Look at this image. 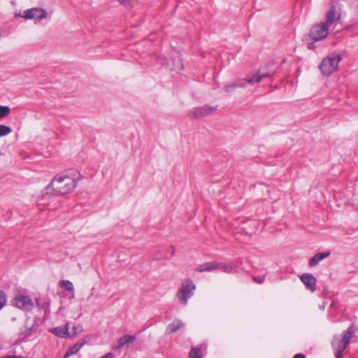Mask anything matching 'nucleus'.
I'll list each match as a JSON object with an SVG mask.
<instances>
[{
    "mask_svg": "<svg viewBox=\"0 0 358 358\" xmlns=\"http://www.w3.org/2000/svg\"><path fill=\"white\" fill-rule=\"evenodd\" d=\"M78 175L79 177L76 178L75 174L71 170L67 171L65 174H58L52 180L50 185L47 187V189L52 188L59 194L70 193L77 186L78 181L80 178L79 173Z\"/></svg>",
    "mask_w": 358,
    "mask_h": 358,
    "instance_id": "obj_1",
    "label": "nucleus"
},
{
    "mask_svg": "<svg viewBox=\"0 0 358 358\" xmlns=\"http://www.w3.org/2000/svg\"><path fill=\"white\" fill-rule=\"evenodd\" d=\"M356 331V327L352 324L341 335L336 334L333 336L331 344L333 350L336 352V358L343 357V351L349 345L350 339L355 335Z\"/></svg>",
    "mask_w": 358,
    "mask_h": 358,
    "instance_id": "obj_2",
    "label": "nucleus"
},
{
    "mask_svg": "<svg viewBox=\"0 0 358 358\" xmlns=\"http://www.w3.org/2000/svg\"><path fill=\"white\" fill-rule=\"evenodd\" d=\"M277 73L276 70L264 71L263 69H260L258 72L251 76H248L245 79L238 80L231 84L225 86V92L229 93L238 87H245L246 84L254 85L259 83L263 78L272 77Z\"/></svg>",
    "mask_w": 358,
    "mask_h": 358,
    "instance_id": "obj_3",
    "label": "nucleus"
},
{
    "mask_svg": "<svg viewBox=\"0 0 358 358\" xmlns=\"http://www.w3.org/2000/svg\"><path fill=\"white\" fill-rule=\"evenodd\" d=\"M195 289L196 286L193 282L189 278L185 279L176 292V296L182 305L186 306L189 299L194 295Z\"/></svg>",
    "mask_w": 358,
    "mask_h": 358,
    "instance_id": "obj_4",
    "label": "nucleus"
},
{
    "mask_svg": "<svg viewBox=\"0 0 358 358\" xmlns=\"http://www.w3.org/2000/svg\"><path fill=\"white\" fill-rule=\"evenodd\" d=\"M341 59V55L338 54H334L323 59L320 66L322 73L326 76H329L336 71Z\"/></svg>",
    "mask_w": 358,
    "mask_h": 358,
    "instance_id": "obj_5",
    "label": "nucleus"
},
{
    "mask_svg": "<svg viewBox=\"0 0 358 358\" xmlns=\"http://www.w3.org/2000/svg\"><path fill=\"white\" fill-rule=\"evenodd\" d=\"M329 29L328 23L324 22L315 24L309 31V37L314 41H321L328 36Z\"/></svg>",
    "mask_w": 358,
    "mask_h": 358,
    "instance_id": "obj_6",
    "label": "nucleus"
},
{
    "mask_svg": "<svg viewBox=\"0 0 358 358\" xmlns=\"http://www.w3.org/2000/svg\"><path fill=\"white\" fill-rule=\"evenodd\" d=\"M341 19V6L337 0H332L329 9L326 14V23L328 25L338 21Z\"/></svg>",
    "mask_w": 358,
    "mask_h": 358,
    "instance_id": "obj_7",
    "label": "nucleus"
},
{
    "mask_svg": "<svg viewBox=\"0 0 358 358\" xmlns=\"http://www.w3.org/2000/svg\"><path fill=\"white\" fill-rule=\"evenodd\" d=\"M15 305L17 308L25 311H30L34 308V303L31 299L25 295H17L14 299Z\"/></svg>",
    "mask_w": 358,
    "mask_h": 358,
    "instance_id": "obj_8",
    "label": "nucleus"
},
{
    "mask_svg": "<svg viewBox=\"0 0 358 358\" xmlns=\"http://www.w3.org/2000/svg\"><path fill=\"white\" fill-rule=\"evenodd\" d=\"M217 109V107L203 106L193 109L191 113V117L193 119H200L212 114Z\"/></svg>",
    "mask_w": 358,
    "mask_h": 358,
    "instance_id": "obj_9",
    "label": "nucleus"
},
{
    "mask_svg": "<svg viewBox=\"0 0 358 358\" xmlns=\"http://www.w3.org/2000/svg\"><path fill=\"white\" fill-rule=\"evenodd\" d=\"M47 17V12L40 8H33L27 9L24 12L23 17L24 19H38L42 20Z\"/></svg>",
    "mask_w": 358,
    "mask_h": 358,
    "instance_id": "obj_10",
    "label": "nucleus"
},
{
    "mask_svg": "<svg viewBox=\"0 0 358 358\" xmlns=\"http://www.w3.org/2000/svg\"><path fill=\"white\" fill-rule=\"evenodd\" d=\"M300 280L306 287L311 292L316 289V278L311 273H303L300 276Z\"/></svg>",
    "mask_w": 358,
    "mask_h": 358,
    "instance_id": "obj_11",
    "label": "nucleus"
},
{
    "mask_svg": "<svg viewBox=\"0 0 358 358\" xmlns=\"http://www.w3.org/2000/svg\"><path fill=\"white\" fill-rule=\"evenodd\" d=\"M36 324L35 322L29 323L27 322L24 329L21 330L19 336L21 340H24L26 338L31 336L36 331Z\"/></svg>",
    "mask_w": 358,
    "mask_h": 358,
    "instance_id": "obj_12",
    "label": "nucleus"
},
{
    "mask_svg": "<svg viewBox=\"0 0 358 358\" xmlns=\"http://www.w3.org/2000/svg\"><path fill=\"white\" fill-rule=\"evenodd\" d=\"M331 252L329 250L324 252H317L308 261L309 266H315L318 264L322 260L329 257Z\"/></svg>",
    "mask_w": 358,
    "mask_h": 358,
    "instance_id": "obj_13",
    "label": "nucleus"
},
{
    "mask_svg": "<svg viewBox=\"0 0 358 358\" xmlns=\"http://www.w3.org/2000/svg\"><path fill=\"white\" fill-rule=\"evenodd\" d=\"M52 332L57 336L62 338H66L70 336L69 323H66L64 326L57 327L52 330Z\"/></svg>",
    "mask_w": 358,
    "mask_h": 358,
    "instance_id": "obj_14",
    "label": "nucleus"
},
{
    "mask_svg": "<svg viewBox=\"0 0 358 358\" xmlns=\"http://www.w3.org/2000/svg\"><path fill=\"white\" fill-rule=\"evenodd\" d=\"M221 266L220 263L215 262H206L199 265L195 270L198 272H203V271H211L215 269H217Z\"/></svg>",
    "mask_w": 358,
    "mask_h": 358,
    "instance_id": "obj_15",
    "label": "nucleus"
},
{
    "mask_svg": "<svg viewBox=\"0 0 358 358\" xmlns=\"http://www.w3.org/2000/svg\"><path fill=\"white\" fill-rule=\"evenodd\" d=\"M136 339V338L135 336L126 334L119 338L118 344L117 345L113 347V350H118L124 346L125 345L131 344L133 342H134Z\"/></svg>",
    "mask_w": 358,
    "mask_h": 358,
    "instance_id": "obj_16",
    "label": "nucleus"
},
{
    "mask_svg": "<svg viewBox=\"0 0 358 358\" xmlns=\"http://www.w3.org/2000/svg\"><path fill=\"white\" fill-rule=\"evenodd\" d=\"M183 327V322L180 320L176 319L167 326L166 329V334H172Z\"/></svg>",
    "mask_w": 358,
    "mask_h": 358,
    "instance_id": "obj_17",
    "label": "nucleus"
},
{
    "mask_svg": "<svg viewBox=\"0 0 358 358\" xmlns=\"http://www.w3.org/2000/svg\"><path fill=\"white\" fill-rule=\"evenodd\" d=\"M36 306L39 310H43L45 314H46L48 312H49L50 300L49 299L46 298L37 299Z\"/></svg>",
    "mask_w": 358,
    "mask_h": 358,
    "instance_id": "obj_18",
    "label": "nucleus"
},
{
    "mask_svg": "<svg viewBox=\"0 0 358 358\" xmlns=\"http://www.w3.org/2000/svg\"><path fill=\"white\" fill-rule=\"evenodd\" d=\"M85 342L83 343H76L74 345L70 348L65 353L64 358H68L71 355H76L80 348L85 345Z\"/></svg>",
    "mask_w": 358,
    "mask_h": 358,
    "instance_id": "obj_19",
    "label": "nucleus"
},
{
    "mask_svg": "<svg viewBox=\"0 0 358 358\" xmlns=\"http://www.w3.org/2000/svg\"><path fill=\"white\" fill-rule=\"evenodd\" d=\"M206 348V345H201L200 347H196L191 349L189 357V358H201L202 357V348Z\"/></svg>",
    "mask_w": 358,
    "mask_h": 358,
    "instance_id": "obj_20",
    "label": "nucleus"
},
{
    "mask_svg": "<svg viewBox=\"0 0 358 358\" xmlns=\"http://www.w3.org/2000/svg\"><path fill=\"white\" fill-rule=\"evenodd\" d=\"M10 113V107L7 106H0V119L7 117Z\"/></svg>",
    "mask_w": 358,
    "mask_h": 358,
    "instance_id": "obj_21",
    "label": "nucleus"
},
{
    "mask_svg": "<svg viewBox=\"0 0 358 358\" xmlns=\"http://www.w3.org/2000/svg\"><path fill=\"white\" fill-rule=\"evenodd\" d=\"M11 131L12 129L10 127L4 124H0V137L6 136L10 134Z\"/></svg>",
    "mask_w": 358,
    "mask_h": 358,
    "instance_id": "obj_22",
    "label": "nucleus"
},
{
    "mask_svg": "<svg viewBox=\"0 0 358 358\" xmlns=\"http://www.w3.org/2000/svg\"><path fill=\"white\" fill-rule=\"evenodd\" d=\"M60 283L67 291H70V292L73 291V289H74L73 285L69 280H63L60 281Z\"/></svg>",
    "mask_w": 358,
    "mask_h": 358,
    "instance_id": "obj_23",
    "label": "nucleus"
},
{
    "mask_svg": "<svg viewBox=\"0 0 358 358\" xmlns=\"http://www.w3.org/2000/svg\"><path fill=\"white\" fill-rule=\"evenodd\" d=\"M7 301V296L6 293L0 289V310L6 305Z\"/></svg>",
    "mask_w": 358,
    "mask_h": 358,
    "instance_id": "obj_24",
    "label": "nucleus"
},
{
    "mask_svg": "<svg viewBox=\"0 0 358 358\" xmlns=\"http://www.w3.org/2000/svg\"><path fill=\"white\" fill-rule=\"evenodd\" d=\"M219 268H222V271L225 273H231L233 271V266L229 264H222L221 266Z\"/></svg>",
    "mask_w": 358,
    "mask_h": 358,
    "instance_id": "obj_25",
    "label": "nucleus"
},
{
    "mask_svg": "<svg viewBox=\"0 0 358 358\" xmlns=\"http://www.w3.org/2000/svg\"><path fill=\"white\" fill-rule=\"evenodd\" d=\"M171 69L176 71L180 70L182 69V63L180 58H178L176 62L173 64V67Z\"/></svg>",
    "mask_w": 358,
    "mask_h": 358,
    "instance_id": "obj_26",
    "label": "nucleus"
},
{
    "mask_svg": "<svg viewBox=\"0 0 358 358\" xmlns=\"http://www.w3.org/2000/svg\"><path fill=\"white\" fill-rule=\"evenodd\" d=\"M252 280L254 282L258 284H262L265 280V275H261V276H252Z\"/></svg>",
    "mask_w": 358,
    "mask_h": 358,
    "instance_id": "obj_27",
    "label": "nucleus"
},
{
    "mask_svg": "<svg viewBox=\"0 0 358 358\" xmlns=\"http://www.w3.org/2000/svg\"><path fill=\"white\" fill-rule=\"evenodd\" d=\"M72 331H73V336H76L79 334H80L83 331V329H82V327L80 326V325H77V326H73V328H72Z\"/></svg>",
    "mask_w": 358,
    "mask_h": 358,
    "instance_id": "obj_28",
    "label": "nucleus"
},
{
    "mask_svg": "<svg viewBox=\"0 0 358 358\" xmlns=\"http://www.w3.org/2000/svg\"><path fill=\"white\" fill-rule=\"evenodd\" d=\"M174 252H175L174 247L173 245H170L167 248V253L170 254L171 256H173L174 255Z\"/></svg>",
    "mask_w": 358,
    "mask_h": 358,
    "instance_id": "obj_29",
    "label": "nucleus"
},
{
    "mask_svg": "<svg viewBox=\"0 0 358 358\" xmlns=\"http://www.w3.org/2000/svg\"><path fill=\"white\" fill-rule=\"evenodd\" d=\"M293 358H306V356L303 354L298 353L295 355Z\"/></svg>",
    "mask_w": 358,
    "mask_h": 358,
    "instance_id": "obj_30",
    "label": "nucleus"
},
{
    "mask_svg": "<svg viewBox=\"0 0 358 358\" xmlns=\"http://www.w3.org/2000/svg\"><path fill=\"white\" fill-rule=\"evenodd\" d=\"M1 358H13V356H7V357H1Z\"/></svg>",
    "mask_w": 358,
    "mask_h": 358,
    "instance_id": "obj_31",
    "label": "nucleus"
},
{
    "mask_svg": "<svg viewBox=\"0 0 358 358\" xmlns=\"http://www.w3.org/2000/svg\"><path fill=\"white\" fill-rule=\"evenodd\" d=\"M312 48H313V44L312 43L309 44L308 45V48L311 49Z\"/></svg>",
    "mask_w": 358,
    "mask_h": 358,
    "instance_id": "obj_32",
    "label": "nucleus"
},
{
    "mask_svg": "<svg viewBox=\"0 0 358 358\" xmlns=\"http://www.w3.org/2000/svg\"><path fill=\"white\" fill-rule=\"evenodd\" d=\"M331 307H334L335 306V303L333 301L331 303Z\"/></svg>",
    "mask_w": 358,
    "mask_h": 358,
    "instance_id": "obj_33",
    "label": "nucleus"
},
{
    "mask_svg": "<svg viewBox=\"0 0 358 358\" xmlns=\"http://www.w3.org/2000/svg\"><path fill=\"white\" fill-rule=\"evenodd\" d=\"M324 306H325V303H324V305H322V309L324 308Z\"/></svg>",
    "mask_w": 358,
    "mask_h": 358,
    "instance_id": "obj_34",
    "label": "nucleus"
},
{
    "mask_svg": "<svg viewBox=\"0 0 358 358\" xmlns=\"http://www.w3.org/2000/svg\"><path fill=\"white\" fill-rule=\"evenodd\" d=\"M340 358H342V357H340Z\"/></svg>",
    "mask_w": 358,
    "mask_h": 358,
    "instance_id": "obj_35",
    "label": "nucleus"
}]
</instances>
